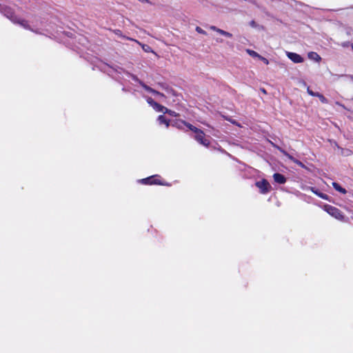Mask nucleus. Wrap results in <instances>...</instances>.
<instances>
[{"mask_svg":"<svg viewBox=\"0 0 353 353\" xmlns=\"http://www.w3.org/2000/svg\"><path fill=\"white\" fill-rule=\"evenodd\" d=\"M143 88H144L146 90H148V91H149V92H153V93H154L155 94H159V92H156V91L153 90L152 89H151L150 88H149V87H148V86H146V85H143Z\"/></svg>","mask_w":353,"mask_h":353,"instance_id":"16","label":"nucleus"},{"mask_svg":"<svg viewBox=\"0 0 353 353\" xmlns=\"http://www.w3.org/2000/svg\"><path fill=\"white\" fill-rule=\"evenodd\" d=\"M196 30L198 32L201 33V34H205V32L204 30H202L201 28H199V27H197V28H196Z\"/></svg>","mask_w":353,"mask_h":353,"instance_id":"21","label":"nucleus"},{"mask_svg":"<svg viewBox=\"0 0 353 353\" xmlns=\"http://www.w3.org/2000/svg\"><path fill=\"white\" fill-rule=\"evenodd\" d=\"M139 1L144 3H151L149 0H138Z\"/></svg>","mask_w":353,"mask_h":353,"instance_id":"24","label":"nucleus"},{"mask_svg":"<svg viewBox=\"0 0 353 353\" xmlns=\"http://www.w3.org/2000/svg\"><path fill=\"white\" fill-rule=\"evenodd\" d=\"M148 102L149 104H150L153 108L154 107V104L157 103L155 101H154L153 99H152L151 98H149L148 99Z\"/></svg>","mask_w":353,"mask_h":353,"instance_id":"19","label":"nucleus"},{"mask_svg":"<svg viewBox=\"0 0 353 353\" xmlns=\"http://www.w3.org/2000/svg\"><path fill=\"white\" fill-rule=\"evenodd\" d=\"M158 120L160 124H165L167 128L169 126V121L166 120L163 116H159Z\"/></svg>","mask_w":353,"mask_h":353,"instance_id":"12","label":"nucleus"},{"mask_svg":"<svg viewBox=\"0 0 353 353\" xmlns=\"http://www.w3.org/2000/svg\"><path fill=\"white\" fill-rule=\"evenodd\" d=\"M254 25H255V23H254V21H252V22L251 23V26H253V27H254Z\"/></svg>","mask_w":353,"mask_h":353,"instance_id":"26","label":"nucleus"},{"mask_svg":"<svg viewBox=\"0 0 353 353\" xmlns=\"http://www.w3.org/2000/svg\"><path fill=\"white\" fill-rule=\"evenodd\" d=\"M184 124L189 128L190 130L195 132V139L200 143L201 144L208 146L210 144V141L208 139L205 138V134L203 131L201 130L195 128L194 126L192 125L191 124L184 123Z\"/></svg>","mask_w":353,"mask_h":353,"instance_id":"1","label":"nucleus"},{"mask_svg":"<svg viewBox=\"0 0 353 353\" xmlns=\"http://www.w3.org/2000/svg\"><path fill=\"white\" fill-rule=\"evenodd\" d=\"M259 59L261 60L266 65L269 64V61H268V60L266 58L263 57L262 56H261V58Z\"/></svg>","mask_w":353,"mask_h":353,"instance_id":"20","label":"nucleus"},{"mask_svg":"<svg viewBox=\"0 0 353 353\" xmlns=\"http://www.w3.org/2000/svg\"><path fill=\"white\" fill-rule=\"evenodd\" d=\"M332 185L336 190L339 191V192L343 194H346L347 191L345 190V189L342 188L339 183L334 182L332 183Z\"/></svg>","mask_w":353,"mask_h":353,"instance_id":"9","label":"nucleus"},{"mask_svg":"<svg viewBox=\"0 0 353 353\" xmlns=\"http://www.w3.org/2000/svg\"><path fill=\"white\" fill-rule=\"evenodd\" d=\"M293 162H294L295 163H296L297 165H299L301 167H304L303 164L301 161H298L296 159H294L293 161Z\"/></svg>","mask_w":353,"mask_h":353,"instance_id":"22","label":"nucleus"},{"mask_svg":"<svg viewBox=\"0 0 353 353\" xmlns=\"http://www.w3.org/2000/svg\"><path fill=\"white\" fill-rule=\"evenodd\" d=\"M20 23L21 24V26H23V27H25V28H27V27H28L26 22L25 21H23H23H21L20 22Z\"/></svg>","mask_w":353,"mask_h":353,"instance_id":"23","label":"nucleus"},{"mask_svg":"<svg viewBox=\"0 0 353 353\" xmlns=\"http://www.w3.org/2000/svg\"><path fill=\"white\" fill-rule=\"evenodd\" d=\"M262 92H263L264 94H265V93H266V92H265V90L264 89H263V90H262Z\"/></svg>","mask_w":353,"mask_h":353,"instance_id":"27","label":"nucleus"},{"mask_svg":"<svg viewBox=\"0 0 353 353\" xmlns=\"http://www.w3.org/2000/svg\"><path fill=\"white\" fill-rule=\"evenodd\" d=\"M352 49H353V44L352 45Z\"/></svg>","mask_w":353,"mask_h":353,"instance_id":"28","label":"nucleus"},{"mask_svg":"<svg viewBox=\"0 0 353 353\" xmlns=\"http://www.w3.org/2000/svg\"><path fill=\"white\" fill-rule=\"evenodd\" d=\"M134 41L135 42H137V43H139V44L141 46L142 49H143L145 52H153V51H152V48H151L149 46L145 45V44H142V43H141L140 42H139V41H137V40H134Z\"/></svg>","mask_w":353,"mask_h":353,"instance_id":"10","label":"nucleus"},{"mask_svg":"<svg viewBox=\"0 0 353 353\" xmlns=\"http://www.w3.org/2000/svg\"><path fill=\"white\" fill-rule=\"evenodd\" d=\"M210 29L211 30H213L214 32H216V33L226 37V38H228V39H232L233 35L232 33L229 32H226L222 29H220L214 26H212L210 27Z\"/></svg>","mask_w":353,"mask_h":353,"instance_id":"5","label":"nucleus"},{"mask_svg":"<svg viewBox=\"0 0 353 353\" xmlns=\"http://www.w3.org/2000/svg\"><path fill=\"white\" fill-rule=\"evenodd\" d=\"M246 52L251 57H254V58H257V59H260L261 58V55L259 54H258L256 52L252 50H250V49H247L246 50Z\"/></svg>","mask_w":353,"mask_h":353,"instance_id":"11","label":"nucleus"},{"mask_svg":"<svg viewBox=\"0 0 353 353\" xmlns=\"http://www.w3.org/2000/svg\"><path fill=\"white\" fill-rule=\"evenodd\" d=\"M307 92L310 95L313 97H316V94H318V92H314L312 90H311L309 87L307 88Z\"/></svg>","mask_w":353,"mask_h":353,"instance_id":"17","label":"nucleus"},{"mask_svg":"<svg viewBox=\"0 0 353 353\" xmlns=\"http://www.w3.org/2000/svg\"><path fill=\"white\" fill-rule=\"evenodd\" d=\"M273 178H274V180L278 183H280V184H283V183H285V181H286V179L284 177L283 175L281 174H279V173H276L273 175Z\"/></svg>","mask_w":353,"mask_h":353,"instance_id":"6","label":"nucleus"},{"mask_svg":"<svg viewBox=\"0 0 353 353\" xmlns=\"http://www.w3.org/2000/svg\"><path fill=\"white\" fill-rule=\"evenodd\" d=\"M307 57L310 59L313 60L317 63L321 61V57L315 52H310L307 54Z\"/></svg>","mask_w":353,"mask_h":353,"instance_id":"7","label":"nucleus"},{"mask_svg":"<svg viewBox=\"0 0 353 353\" xmlns=\"http://www.w3.org/2000/svg\"><path fill=\"white\" fill-rule=\"evenodd\" d=\"M324 210L331 216H334V218L341 220L343 219V216L341 211L331 205H325L324 206Z\"/></svg>","mask_w":353,"mask_h":353,"instance_id":"2","label":"nucleus"},{"mask_svg":"<svg viewBox=\"0 0 353 353\" xmlns=\"http://www.w3.org/2000/svg\"><path fill=\"white\" fill-rule=\"evenodd\" d=\"M316 97H317L320 99V101L323 103H326L327 102V99L324 97V96L319 92L317 94H316Z\"/></svg>","mask_w":353,"mask_h":353,"instance_id":"14","label":"nucleus"},{"mask_svg":"<svg viewBox=\"0 0 353 353\" xmlns=\"http://www.w3.org/2000/svg\"><path fill=\"white\" fill-rule=\"evenodd\" d=\"M286 55L291 61L295 63H300L303 62V58L296 53L287 52Z\"/></svg>","mask_w":353,"mask_h":353,"instance_id":"4","label":"nucleus"},{"mask_svg":"<svg viewBox=\"0 0 353 353\" xmlns=\"http://www.w3.org/2000/svg\"><path fill=\"white\" fill-rule=\"evenodd\" d=\"M165 113H168V114H169L170 115H171L172 117H176L177 116V114L175 112L172 111L170 110H168V112H165Z\"/></svg>","mask_w":353,"mask_h":353,"instance_id":"18","label":"nucleus"},{"mask_svg":"<svg viewBox=\"0 0 353 353\" xmlns=\"http://www.w3.org/2000/svg\"><path fill=\"white\" fill-rule=\"evenodd\" d=\"M312 191L316 194V195H318L319 197L323 199H325V200H327L328 199V196L327 194H325L323 193H321V192H319L313 189H312Z\"/></svg>","mask_w":353,"mask_h":353,"instance_id":"13","label":"nucleus"},{"mask_svg":"<svg viewBox=\"0 0 353 353\" xmlns=\"http://www.w3.org/2000/svg\"><path fill=\"white\" fill-rule=\"evenodd\" d=\"M279 150L284 154L285 155L288 159H290V160H292V161L295 159L294 158H293L291 155H290L289 154H288L286 152H285L284 150H281V148H279Z\"/></svg>","mask_w":353,"mask_h":353,"instance_id":"15","label":"nucleus"},{"mask_svg":"<svg viewBox=\"0 0 353 353\" xmlns=\"http://www.w3.org/2000/svg\"><path fill=\"white\" fill-rule=\"evenodd\" d=\"M216 41H217V42H219V43H222V42H223V40H222V39H216Z\"/></svg>","mask_w":353,"mask_h":353,"instance_id":"25","label":"nucleus"},{"mask_svg":"<svg viewBox=\"0 0 353 353\" xmlns=\"http://www.w3.org/2000/svg\"><path fill=\"white\" fill-rule=\"evenodd\" d=\"M157 112H161L165 113V112H168V109L159 103H155L154 107L153 108Z\"/></svg>","mask_w":353,"mask_h":353,"instance_id":"8","label":"nucleus"},{"mask_svg":"<svg viewBox=\"0 0 353 353\" xmlns=\"http://www.w3.org/2000/svg\"><path fill=\"white\" fill-rule=\"evenodd\" d=\"M256 186L259 188L260 192L262 194H265L270 191L271 185L265 179H263L261 181H257L256 183Z\"/></svg>","mask_w":353,"mask_h":353,"instance_id":"3","label":"nucleus"}]
</instances>
